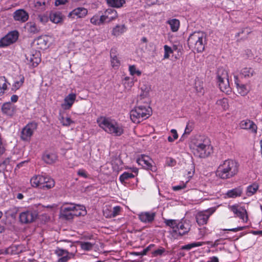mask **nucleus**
<instances>
[{"instance_id":"f257e3e1","label":"nucleus","mask_w":262,"mask_h":262,"mask_svg":"<svg viewBox=\"0 0 262 262\" xmlns=\"http://www.w3.org/2000/svg\"><path fill=\"white\" fill-rule=\"evenodd\" d=\"M239 164L235 160L227 159L219 166L216 174L223 180L229 179L236 176L239 171Z\"/></svg>"},{"instance_id":"f03ea898","label":"nucleus","mask_w":262,"mask_h":262,"mask_svg":"<svg viewBox=\"0 0 262 262\" xmlns=\"http://www.w3.org/2000/svg\"><path fill=\"white\" fill-rule=\"evenodd\" d=\"M213 152V147L210 139L207 137H200L194 143L193 152L195 156L205 158Z\"/></svg>"},{"instance_id":"7ed1b4c3","label":"nucleus","mask_w":262,"mask_h":262,"mask_svg":"<svg viewBox=\"0 0 262 262\" xmlns=\"http://www.w3.org/2000/svg\"><path fill=\"white\" fill-rule=\"evenodd\" d=\"M99 125L107 133L120 136L123 133L122 126L115 120L101 117L97 120Z\"/></svg>"},{"instance_id":"20e7f679","label":"nucleus","mask_w":262,"mask_h":262,"mask_svg":"<svg viewBox=\"0 0 262 262\" xmlns=\"http://www.w3.org/2000/svg\"><path fill=\"white\" fill-rule=\"evenodd\" d=\"M187 41L190 49L202 52L205 49L206 34L203 32H194L189 35Z\"/></svg>"},{"instance_id":"39448f33","label":"nucleus","mask_w":262,"mask_h":262,"mask_svg":"<svg viewBox=\"0 0 262 262\" xmlns=\"http://www.w3.org/2000/svg\"><path fill=\"white\" fill-rule=\"evenodd\" d=\"M151 114V109L149 106L139 105L130 111V118L133 122L138 123L148 118Z\"/></svg>"},{"instance_id":"423d86ee","label":"nucleus","mask_w":262,"mask_h":262,"mask_svg":"<svg viewBox=\"0 0 262 262\" xmlns=\"http://www.w3.org/2000/svg\"><path fill=\"white\" fill-rule=\"evenodd\" d=\"M217 82L220 90L224 91L229 87L228 76L227 71L223 68H219L216 72Z\"/></svg>"},{"instance_id":"0eeeda50","label":"nucleus","mask_w":262,"mask_h":262,"mask_svg":"<svg viewBox=\"0 0 262 262\" xmlns=\"http://www.w3.org/2000/svg\"><path fill=\"white\" fill-rule=\"evenodd\" d=\"M19 33L16 30L9 32L0 39V47L4 48L15 42L18 38Z\"/></svg>"},{"instance_id":"6e6552de","label":"nucleus","mask_w":262,"mask_h":262,"mask_svg":"<svg viewBox=\"0 0 262 262\" xmlns=\"http://www.w3.org/2000/svg\"><path fill=\"white\" fill-rule=\"evenodd\" d=\"M229 208L233 212L236 217H239L245 223L248 221L247 212L244 206H241L238 204H235L229 206Z\"/></svg>"},{"instance_id":"1a4fd4ad","label":"nucleus","mask_w":262,"mask_h":262,"mask_svg":"<svg viewBox=\"0 0 262 262\" xmlns=\"http://www.w3.org/2000/svg\"><path fill=\"white\" fill-rule=\"evenodd\" d=\"M37 127V124L34 121L28 123L22 129L21 138L24 141H28Z\"/></svg>"},{"instance_id":"9d476101","label":"nucleus","mask_w":262,"mask_h":262,"mask_svg":"<svg viewBox=\"0 0 262 262\" xmlns=\"http://www.w3.org/2000/svg\"><path fill=\"white\" fill-rule=\"evenodd\" d=\"M37 212L35 210H27L21 212L19 215L20 222L23 224H29L33 222L37 218Z\"/></svg>"},{"instance_id":"9b49d317","label":"nucleus","mask_w":262,"mask_h":262,"mask_svg":"<svg viewBox=\"0 0 262 262\" xmlns=\"http://www.w3.org/2000/svg\"><path fill=\"white\" fill-rule=\"evenodd\" d=\"M214 211V209L210 208L208 210L198 212L195 216L197 223L200 226L207 224L209 217Z\"/></svg>"},{"instance_id":"f8f14e48","label":"nucleus","mask_w":262,"mask_h":262,"mask_svg":"<svg viewBox=\"0 0 262 262\" xmlns=\"http://www.w3.org/2000/svg\"><path fill=\"white\" fill-rule=\"evenodd\" d=\"M191 225L188 221L182 220L179 221L178 226L176 228L177 233L180 235H183L187 233L190 230Z\"/></svg>"},{"instance_id":"ddd939ff","label":"nucleus","mask_w":262,"mask_h":262,"mask_svg":"<svg viewBox=\"0 0 262 262\" xmlns=\"http://www.w3.org/2000/svg\"><path fill=\"white\" fill-rule=\"evenodd\" d=\"M26 58L28 63L33 67H37L41 61L40 53L37 51H35L34 53H30L26 54Z\"/></svg>"},{"instance_id":"4468645a","label":"nucleus","mask_w":262,"mask_h":262,"mask_svg":"<svg viewBox=\"0 0 262 262\" xmlns=\"http://www.w3.org/2000/svg\"><path fill=\"white\" fill-rule=\"evenodd\" d=\"M74 208V204L64 205L61 208V214L62 216L66 220L72 219L74 216L72 209Z\"/></svg>"},{"instance_id":"2eb2a0df","label":"nucleus","mask_w":262,"mask_h":262,"mask_svg":"<svg viewBox=\"0 0 262 262\" xmlns=\"http://www.w3.org/2000/svg\"><path fill=\"white\" fill-rule=\"evenodd\" d=\"M29 14L24 9H18L13 13V18L16 21L25 23L29 19Z\"/></svg>"},{"instance_id":"dca6fc26","label":"nucleus","mask_w":262,"mask_h":262,"mask_svg":"<svg viewBox=\"0 0 262 262\" xmlns=\"http://www.w3.org/2000/svg\"><path fill=\"white\" fill-rule=\"evenodd\" d=\"M239 126L242 129L250 130L254 133L257 132V125L252 121L249 119L242 121L239 123Z\"/></svg>"},{"instance_id":"f3484780","label":"nucleus","mask_w":262,"mask_h":262,"mask_svg":"<svg viewBox=\"0 0 262 262\" xmlns=\"http://www.w3.org/2000/svg\"><path fill=\"white\" fill-rule=\"evenodd\" d=\"M2 111L3 114L11 117L16 112V106L10 102H6L2 106Z\"/></svg>"},{"instance_id":"a211bd4d","label":"nucleus","mask_w":262,"mask_h":262,"mask_svg":"<svg viewBox=\"0 0 262 262\" xmlns=\"http://www.w3.org/2000/svg\"><path fill=\"white\" fill-rule=\"evenodd\" d=\"M138 215L139 220L142 222L149 223L154 220L156 213L155 212H143L140 213Z\"/></svg>"},{"instance_id":"6ab92c4d","label":"nucleus","mask_w":262,"mask_h":262,"mask_svg":"<svg viewBox=\"0 0 262 262\" xmlns=\"http://www.w3.org/2000/svg\"><path fill=\"white\" fill-rule=\"evenodd\" d=\"M76 98V94L73 93L69 94L64 98V103L61 105L62 107L65 110L70 109L73 104Z\"/></svg>"},{"instance_id":"aec40b11","label":"nucleus","mask_w":262,"mask_h":262,"mask_svg":"<svg viewBox=\"0 0 262 262\" xmlns=\"http://www.w3.org/2000/svg\"><path fill=\"white\" fill-rule=\"evenodd\" d=\"M88 13V10L84 8L79 7L75 9L72 12H71L69 16L75 18L77 17V18H82L84 17Z\"/></svg>"},{"instance_id":"412c9836","label":"nucleus","mask_w":262,"mask_h":262,"mask_svg":"<svg viewBox=\"0 0 262 262\" xmlns=\"http://www.w3.org/2000/svg\"><path fill=\"white\" fill-rule=\"evenodd\" d=\"M117 17V12L113 8L107 9L104 12V14L102 15V18H104L105 22H110L115 19Z\"/></svg>"},{"instance_id":"4be33fe9","label":"nucleus","mask_w":262,"mask_h":262,"mask_svg":"<svg viewBox=\"0 0 262 262\" xmlns=\"http://www.w3.org/2000/svg\"><path fill=\"white\" fill-rule=\"evenodd\" d=\"M243 193V188L241 186L229 190L225 193L226 196L228 198H235L241 196Z\"/></svg>"},{"instance_id":"5701e85b","label":"nucleus","mask_w":262,"mask_h":262,"mask_svg":"<svg viewBox=\"0 0 262 262\" xmlns=\"http://www.w3.org/2000/svg\"><path fill=\"white\" fill-rule=\"evenodd\" d=\"M25 28L27 32L31 34H35L39 33L40 29L37 27L36 24L32 21H29L26 24Z\"/></svg>"},{"instance_id":"b1692460","label":"nucleus","mask_w":262,"mask_h":262,"mask_svg":"<svg viewBox=\"0 0 262 262\" xmlns=\"http://www.w3.org/2000/svg\"><path fill=\"white\" fill-rule=\"evenodd\" d=\"M137 162L139 165L147 169H150L152 166L151 159L148 156H142L137 159Z\"/></svg>"},{"instance_id":"393cba45","label":"nucleus","mask_w":262,"mask_h":262,"mask_svg":"<svg viewBox=\"0 0 262 262\" xmlns=\"http://www.w3.org/2000/svg\"><path fill=\"white\" fill-rule=\"evenodd\" d=\"M73 216H84L86 211L84 206L74 204V208L72 209Z\"/></svg>"},{"instance_id":"a878e982","label":"nucleus","mask_w":262,"mask_h":262,"mask_svg":"<svg viewBox=\"0 0 262 262\" xmlns=\"http://www.w3.org/2000/svg\"><path fill=\"white\" fill-rule=\"evenodd\" d=\"M234 82L236 85L238 93L242 96H245L248 92V90L246 88V86L243 84H239L238 82V79L237 76H234Z\"/></svg>"},{"instance_id":"bb28decb","label":"nucleus","mask_w":262,"mask_h":262,"mask_svg":"<svg viewBox=\"0 0 262 262\" xmlns=\"http://www.w3.org/2000/svg\"><path fill=\"white\" fill-rule=\"evenodd\" d=\"M43 160L47 164H52L57 159V156L54 153H46L42 156Z\"/></svg>"},{"instance_id":"cd10ccee","label":"nucleus","mask_w":262,"mask_h":262,"mask_svg":"<svg viewBox=\"0 0 262 262\" xmlns=\"http://www.w3.org/2000/svg\"><path fill=\"white\" fill-rule=\"evenodd\" d=\"M170 27L172 32H177L180 27V21L176 18L170 19L166 22Z\"/></svg>"},{"instance_id":"c85d7f7f","label":"nucleus","mask_w":262,"mask_h":262,"mask_svg":"<svg viewBox=\"0 0 262 262\" xmlns=\"http://www.w3.org/2000/svg\"><path fill=\"white\" fill-rule=\"evenodd\" d=\"M49 17L50 20L55 24L60 23L63 19L62 15L59 12H53L50 13Z\"/></svg>"},{"instance_id":"c756f323","label":"nucleus","mask_w":262,"mask_h":262,"mask_svg":"<svg viewBox=\"0 0 262 262\" xmlns=\"http://www.w3.org/2000/svg\"><path fill=\"white\" fill-rule=\"evenodd\" d=\"M126 30V27L124 25H117L113 28L112 34L114 36H118L125 32Z\"/></svg>"},{"instance_id":"7c9ffc66","label":"nucleus","mask_w":262,"mask_h":262,"mask_svg":"<svg viewBox=\"0 0 262 262\" xmlns=\"http://www.w3.org/2000/svg\"><path fill=\"white\" fill-rule=\"evenodd\" d=\"M259 188L258 185L256 183H253L252 184L248 186L247 188L246 194L248 196H251L256 193Z\"/></svg>"},{"instance_id":"2f4dec72","label":"nucleus","mask_w":262,"mask_h":262,"mask_svg":"<svg viewBox=\"0 0 262 262\" xmlns=\"http://www.w3.org/2000/svg\"><path fill=\"white\" fill-rule=\"evenodd\" d=\"M254 73V70L251 68H244L241 71V74L245 78L252 77Z\"/></svg>"},{"instance_id":"473e14b6","label":"nucleus","mask_w":262,"mask_h":262,"mask_svg":"<svg viewBox=\"0 0 262 262\" xmlns=\"http://www.w3.org/2000/svg\"><path fill=\"white\" fill-rule=\"evenodd\" d=\"M179 221L175 220H166L164 221V223L168 226H169L170 228L172 229V231L173 233H177L176 228L178 226Z\"/></svg>"},{"instance_id":"72a5a7b5","label":"nucleus","mask_w":262,"mask_h":262,"mask_svg":"<svg viewBox=\"0 0 262 262\" xmlns=\"http://www.w3.org/2000/svg\"><path fill=\"white\" fill-rule=\"evenodd\" d=\"M36 41L37 45L39 46V48L43 49L47 48L48 41L45 37L39 36L36 39Z\"/></svg>"},{"instance_id":"f704fd0d","label":"nucleus","mask_w":262,"mask_h":262,"mask_svg":"<svg viewBox=\"0 0 262 262\" xmlns=\"http://www.w3.org/2000/svg\"><path fill=\"white\" fill-rule=\"evenodd\" d=\"M107 4L112 7L120 8L125 3L124 0H107Z\"/></svg>"},{"instance_id":"c9c22d12","label":"nucleus","mask_w":262,"mask_h":262,"mask_svg":"<svg viewBox=\"0 0 262 262\" xmlns=\"http://www.w3.org/2000/svg\"><path fill=\"white\" fill-rule=\"evenodd\" d=\"M134 177L135 176L132 173L129 172H124L120 176L119 180L122 183H123L125 182L126 180Z\"/></svg>"},{"instance_id":"e433bc0d","label":"nucleus","mask_w":262,"mask_h":262,"mask_svg":"<svg viewBox=\"0 0 262 262\" xmlns=\"http://www.w3.org/2000/svg\"><path fill=\"white\" fill-rule=\"evenodd\" d=\"M25 78L24 76H20L19 80L15 81L12 86V90L16 91L19 89L23 84Z\"/></svg>"},{"instance_id":"4c0bfd02","label":"nucleus","mask_w":262,"mask_h":262,"mask_svg":"<svg viewBox=\"0 0 262 262\" xmlns=\"http://www.w3.org/2000/svg\"><path fill=\"white\" fill-rule=\"evenodd\" d=\"M90 21L92 24L95 25H100L105 22L102 15L100 17L98 16H94L91 18Z\"/></svg>"},{"instance_id":"58836bf2","label":"nucleus","mask_w":262,"mask_h":262,"mask_svg":"<svg viewBox=\"0 0 262 262\" xmlns=\"http://www.w3.org/2000/svg\"><path fill=\"white\" fill-rule=\"evenodd\" d=\"M111 63L113 67H118L120 64V61L118 58V57L115 55H113V51L111 50Z\"/></svg>"},{"instance_id":"ea45409f","label":"nucleus","mask_w":262,"mask_h":262,"mask_svg":"<svg viewBox=\"0 0 262 262\" xmlns=\"http://www.w3.org/2000/svg\"><path fill=\"white\" fill-rule=\"evenodd\" d=\"M202 245H203V243L195 242L184 245L182 247V249L183 250H189L192 248L201 246Z\"/></svg>"},{"instance_id":"a19ab883","label":"nucleus","mask_w":262,"mask_h":262,"mask_svg":"<svg viewBox=\"0 0 262 262\" xmlns=\"http://www.w3.org/2000/svg\"><path fill=\"white\" fill-rule=\"evenodd\" d=\"M94 244L90 242H81L80 244L81 248L85 251H90L93 248Z\"/></svg>"},{"instance_id":"79ce46f5","label":"nucleus","mask_w":262,"mask_h":262,"mask_svg":"<svg viewBox=\"0 0 262 262\" xmlns=\"http://www.w3.org/2000/svg\"><path fill=\"white\" fill-rule=\"evenodd\" d=\"M55 186V182L54 180L52 179L51 177H49V180L46 181V183L45 185H42L43 189H50L53 187Z\"/></svg>"},{"instance_id":"37998d69","label":"nucleus","mask_w":262,"mask_h":262,"mask_svg":"<svg viewBox=\"0 0 262 262\" xmlns=\"http://www.w3.org/2000/svg\"><path fill=\"white\" fill-rule=\"evenodd\" d=\"M121 210V207L119 206H116L113 207L112 211L110 214V217H114L120 214Z\"/></svg>"},{"instance_id":"c03bdc74","label":"nucleus","mask_w":262,"mask_h":262,"mask_svg":"<svg viewBox=\"0 0 262 262\" xmlns=\"http://www.w3.org/2000/svg\"><path fill=\"white\" fill-rule=\"evenodd\" d=\"M141 90L142 91L140 95L141 99L145 98L148 96L150 88L145 86L144 87H141Z\"/></svg>"},{"instance_id":"a18cd8bd","label":"nucleus","mask_w":262,"mask_h":262,"mask_svg":"<svg viewBox=\"0 0 262 262\" xmlns=\"http://www.w3.org/2000/svg\"><path fill=\"white\" fill-rule=\"evenodd\" d=\"M60 120L62 124L64 126H69L72 123H73V121L69 117L64 118L63 117H61Z\"/></svg>"},{"instance_id":"49530a36","label":"nucleus","mask_w":262,"mask_h":262,"mask_svg":"<svg viewBox=\"0 0 262 262\" xmlns=\"http://www.w3.org/2000/svg\"><path fill=\"white\" fill-rule=\"evenodd\" d=\"M37 19L40 23L45 24L48 21L49 17L45 14H39L37 16Z\"/></svg>"},{"instance_id":"de8ad7c7","label":"nucleus","mask_w":262,"mask_h":262,"mask_svg":"<svg viewBox=\"0 0 262 262\" xmlns=\"http://www.w3.org/2000/svg\"><path fill=\"white\" fill-rule=\"evenodd\" d=\"M55 253L56 254H57L58 256H63L69 254V252L66 250L62 249H60L59 248H57L55 251Z\"/></svg>"},{"instance_id":"09e8293b","label":"nucleus","mask_w":262,"mask_h":262,"mask_svg":"<svg viewBox=\"0 0 262 262\" xmlns=\"http://www.w3.org/2000/svg\"><path fill=\"white\" fill-rule=\"evenodd\" d=\"M129 71L132 75L137 74L138 76H140L141 74V72L139 70H137L134 65L129 66Z\"/></svg>"},{"instance_id":"8fccbe9b","label":"nucleus","mask_w":262,"mask_h":262,"mask_svg":"<svg viewBox=\"0 0 262 262\" xmlns=\"http://www.w3.org/2000/svg\"><path fill=\"white\" fill-rule=\"evenodd\" d=\"M39 176L33 177L30 180V182L33 187H39Z\"/></svg>"},{"instance_id":"3c124183","label":"nucleus","mask_w":262,"mask_h":262,"mask_svg":"<svg viewBox=\"0 0 262 262\" xmlns=\"http://www.w3.org/2000/svg\"><path fill=\"white\" fill-rule=\"evenodd\" d=\"M48 176H39V186L40 188H42V185H45L46 183V181L49 180Z\"/></svg>"},{"instance_id":"603ef678","label":"nucleus","mask_w":262,"mask_h":262,"mask_svg":"<svg viewBox=\"0 0 262 262\" xmlns=\"http://www.w3.org/2000/svg\"><path fill=\"white\" fill-rule=\"evenodd\" d=\"M217 103L218 104H221L223 105V108L224 110H226L228 107V102L227 100L225 98H223L222 99H220L217 101Z\"/></svg>"},{"instance_id":"864d4df0","label":"nucleus","mask_w":262,"mask_h":262,"mask_svg":"<svg viewBox=\"0 0 262 262\" xmlns=\"http://www.w3.org/2000/svg\"><path fill=\"white\" fill-rule=\"evenodd\" d=\"M165 252V249L163 247H161L160 248L152 252V254L155 256H156L158 255H162Z\"/></svg>"},{"instance_id":"5fc2aeb1","label":"nucleus","mask_w":262,"mask_h":262,"mask_svg":"<svg viewBox=\"0 0 262 262\" xmlns=\"http://www.w3.org/2000/svg\"><path fill=\"white\" fill-rule=\"evenodd\" d=\"M7 79L0 86V96H2L4 93L5 91L7 90Z\"/></svg>"},{"instance_id":"6e6d98bb","label":"nucleus","mask_w":262,"mask_h":262,"mask_svg":"<svg viewBox=\"0 0 262 262\" xmlns=\"http://www.w3.org/2000/svg\"><path fill=\"white\" fill-rule=\"evenodd\" d=\"M250 33V29L248 28H244L241 30V31L237 33L236 34V36H239V35L242 34L246 33V35H247Z\"/></svg>"},{"instance_id":"4d7b16f0","label":"nucleus","mask_w":262,"mask_h":262,"mask_svg":"<svg viewBox=\"0 0 262 262\" xmlns=\"http://www.w3.org/2000/svg\"><path fill=\"white\" fill-rule=\"evenodd\" d=\"M77 174L80 176V177H82L84 178H88V174L86 173V172L85 171V170L84 169H79L78 172H77Z\"/></svg>"},{"instance_id":"13d9d810","label":"nucleus","mask_w":262,"mask_h":262,"mask_svg":"<svg viewBox=\"0 0 262 262\" xmlns=\"http://www.w3.org/2000/svg\"><path fill=\"white\" fill-rule=\"evenodd\" d=\"M154 244H150L146 248L144 249L141 252L142 255H145L147 254V253L150 250L151 248L154 247Z\"/></svg>"},{"instance_id":"bf43d9fd","label":"nucleus","mask_w":262,"mask_h":262,"mask_svg":"<svg viewBox=\"0 0 262 262\" xmlns=\"http://www.w3.org/2000/svg\"><path fill=\"white\" fill-rule=\"evenodd\" d=\"M68 2V0H56L55 2V5L56 6H58L66 4Z\"/></svg>"},{"instance_id":"052dcab7","label":"nucleus","mask_w":262,"mask_h":262,"mask_svg":"<svg viewBox=\"0 0 262 262\" xmlns=\"http://www.w3.org/2000/svg\"><path fill=\"white\" fill-rule=\"evenodd\" d=\"M69 259L70 257L68 256V255H66L59 258L58 260V262H67Z\"/></svg>"},{"instance_id":"680f3d73","label":"nucleus","mask_w":262,"mask_h":262,"mask_svg":"<svg viewBox=\"0 0 262 262\" xmlns=\"http://www.w3.org/2000/svg\"><path fill=\"white\" fill-rule=\"evenodd\" d=\"M244 228V227H238L237 228H232V229H224V231H233V232H237L239 231H241L243 230Z\"/></svg>"},{"instance_id":"e2e57ef3","label":"nucleus","mask_w":262,"mask_h":262,"mask_svg":"<svg viewBox=\"0 0 262 262\" xmlns=\"http://www.w3.org/2000/svg\"><path fill=\"white\" fill-rule=\"evenodd\" d=\"M185 187H186V185L185 184H183L182 185H177V186H174L172 187V189L174 191H179L180 190H181V189L184 188Z\"/></svg>"},{"instance_id":"0e129e2a","label":"nucleus","mask_w":262,"mask_h":262,"mask_svg":"<svg viewBox=\"0 0 262 262\" xmlns=\"http://www.w3.org/2000/svg\"><path fill=\"white\" fill-rule=\"evenodd\" d=\"M176 161L172 158L167 159V163L169 166H173L176 164Z\"/></svg>"},{"instance_id":"69168bd1","label":"nucleus","mask_w":262,"mask_h":262,"mask_svg":"<svg viewBox=\"0 0 262 262\" xmlns=\"http://www.w3.org/2000/svg\"><path fill=\"white\" fill-rule=\"evenodd\" d=\"M171 133L172 135V138L174 139V140H175L176 139H177L178 137V135L177 134V130L174 129H172L171 130Z\"/></svg>"},{"instance_id":"338daca9","label":"nucleus","mask_w":262,"mask_h":262,"mask_svg":"<svg viewBox=\"0 0 262 262\" xmlns=\"http://www.w3.org/2000/svg\"><path fill=\"white\" fill-rule=\"evenodd\" d=\"M164 52L169 53H172V50L170 47L168 46L167 45H165L164 46Z\"/></svg>"},{"instance_id":"774afa93","label":"nucleus","mask_w":262,"mask_h":262,"mask_svg":"<svg viewBox=\"0 0 262 262\" xmlns=\"http://www.w3.org/2000/svg\"><path fill=\"white\" fill-rule=\"evenodd\" d=\"M191 130H192L191 127H189V125L187 124L183 136H184L185 134H189Z\"/></svg>"}]
</instances>
